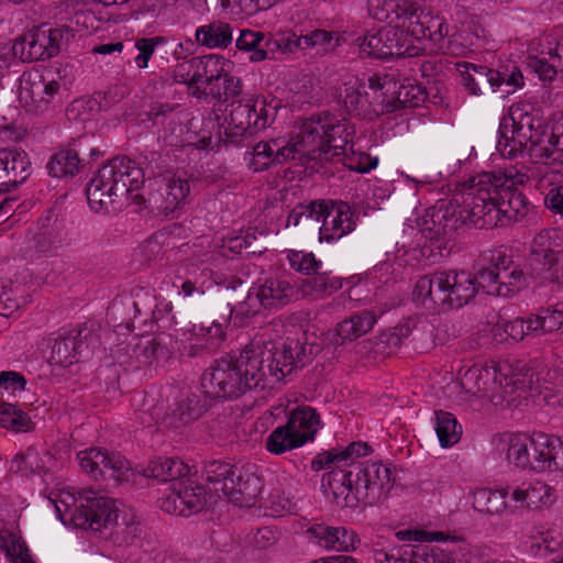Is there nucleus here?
<instances>
[{"instance_id": "nucleus-51", "label": "nucleus", "mask_w": 563, "mask_h": 563, "mask_svg": "<svg viewBox=\"0 0 563 563\" xmlns=\"http://www.w3.org/2000/svg\"><path fill=\"white\" fill-rule=\"evenodd\" d=\"M342 286L343 279L341 277L317 271L311 278L305 280L302 289L305 294L325 297L336 292Z\"/></svg>"}, {"instance_id": "nucleus-18", "label": "nucleus", "mask_w": 563, "mask_h": 563, "mask_svg": "<svg viewBox=\"0 0 563 563\" xmlns=\"http://www.w3.org/2000/svg\"><path fill=\"white\" fill-rule=\"evenodd\" d=\"M97 342V334L87 327L73 329L59 334L55 340L52 360L62 366H69L81 358L89 357Z\"/></svg>"}, {"instance_id": "nucleus-45", "label": "nucleus", "mask_w": 563, "mask_h": 563, "mask_svg": "<svg viewBox=\"0 0 563 563\" xmlns=\"http://www.w3.org/2000/svg\"><path fill=\"white\" fill-rule=\"evenodd\" d=\"M529 450L533 451V434H511L507 441V460L521 470H532V456Z\"/></svg>"}, {"instance_id": "nucleus-55", "label": "nucleus", "mask_w": 563, "mask_h": 563, "mask_svg": "<svg viewBox=\"0 0 563 563\" xmlns=\"http://www.w3.org/2000/svg\"><path fill=\"white\" fill-rule=\"evenodd\" d=\"M306 49L316 48L318 54L334 49L339 45V37L332 31L313 30L303 35Z\"/></svg>"}, {"instance_id": "nucleus-59", "label": "nucleus", "mask_w": 563, "mask_h": 563, "mask_svg": "<svg viewBox=\"0 0 563 563\" xmlns=\"http://www.w3.org/2000/svg\"><path fill=\"white\" fill-rule=\"evenodd\" d=\"M161 43L165 44L164 36L141 37L135 41L134 47L139 53L134 62L139 68L144 69L148 66L151 57L155 55Z\"/></svg>"}, {"instance_id": "nucleus-9", "label": "nucleus", "mask_w": 563, "mask_h": 563, "mask_svg": "<svg viewBox=\"0 0 563 563\" xmlns=\"http://www.w3.org/2000/svg\"><path fill=\"white\" fill-rule=\"evenodd\" d=\"M466 196V183L449 201L440 200L417 220V225L426 240L440 251L450 250L449 242L453 233L463 224L471 223V214L461 200Z\"/></svg>"}, {"instance_id": "nucleus-10", "label": "nucleus", "mask_w": 563, "mask_h": 563, "mask_svg": "<svg viewBox=\"0 0 563 563\" xmlns=\"http://www.w3.org/2000/svg\"><path fill=\"white\" fill-rule=\"evenodd\" d=\"M276 111L277 104L268 103L263 96L233 101L225 118L223 141L241 145L244 140L267 128L275 119Z\"/></svg>"}, {"instance_id": "nucleus-57", "label": "nucleus", "mask_w": 563, "mask_h": 563, "mask_svg": "<svg viewBox=\"0 0 563 563\" xmlns=\"http://www.w3.org/2000/svg\"><path fill=\"white\" fill-rule=\"evenodd\" d=\"M287 258L289 265L296 272L305 275H313L321 267V262L317 261L312 253H306L302 251H289Z\"/></svg>"}, {"instance_id": "nucleus-2", "label": "nucleus", "mask_w": 563, "mask_h": 563, "mask_svg": "<svg viewBox=\"0 0 563 563\" xmlns=\"http://www.w3.org/2000/svg\"><path fill=\"white\" fill-rule=\"evenodd\" d=\"M530 180L525 166L505 167L482 173L466 183V196L461 200L471 213V223L477 229L505 227L525 217L526 196L517 189Z\"/></svg>"}, {"instance_id": "nucleus-41", "label": "nucleus", "mask_w": 563, "mask_h": 563, "mask_svg": "<svg viewBox=\"0 0 563 563\" xmlns=\"http://www.w3.org/2000/svg\"><path fill=\"white\" fill-rule=\"evenodd\" d=\"M257 286L269 310L288 305L296 292L294 285L286 278H268Z\"/></svg>"}, {"instance_id": "nucleus-46", "label": "nucleus", "mask_w": 563, "mask_h": 563, "mask_svg": "<svg viewBox=\"0 0 563 563\" xmlns=\"http://www.w3.org/2000/svg\"><path fill=\"white\" fill-rule=\"evenodd\" d=\"M234 470V465L213 460L205 463L202 475L212 485L214 492H221L224 495L227 489H233Z\"/></svg>"}, {"instance_id": "nucleus-60", "label": "nucleus", "mask_w": 563, "mask_h": 563, "mask_svg": "<svg viewBox=\"0 0 563 563\" xmlns=\"http://www.w3.org/2000/svg\"><path fill=\"white\" fill-rule=\"evenodd\" d=\"M495 336L501 335L500 331L506 334V339H511L516 342L521 341L525 336L536 335L534 331L528 330V319L516 318L510 321H501L495 328Z\"/></svg>"}, {"instance_id": "nucleus-64", "label": "nucleus", "mask_w": 563, "mask_h": 563, "mask_svg": "<svg viewBox=\"0 0 563 563\" xmlns=\"http://www.w3.org/2000/svg\"><path fill=\"white\" fill-rule=\"evenodd\" d=\"M229 313L223 316V320H213L209 327H201L200 332L203 336H207V344L211 346V349H216L222 341L225 339L224 328L229 323L230 319Z\"/></svg>"}, {"instance_id": "nucleus-48", "label": "nucleus", "mask_w": 563, "mask_h": 563, "mask_svg": "<svg viewBox=\"0 0 563 563\" xmlns=\"http://www.w3.org/2000/svg\"><path fill=\"white\" fill-rule=\"evenodd\" d=\"M0 427L20 433L32 431L35 424L29 415L18 406L0 401Z\"/></svg>"}, {"instance_id": "nucleus-24", "label": "nucleus", "mask_w": 563, "mask_h": 563, "mask_svg": "<svg viewBox=\"0 0 563 563\" xmlns=\"http://www.w3.org/2000/svg\"><path fill=\"white\" fill-rule=\"evenodd\" d=\"M353 466L350 470L333 468L322 476L321 488L336 506L355 508L360 504L356 484L353 482Z\"/></svg>"}, {"instance_id": "nucleus-40", "label": "nucleus", "mask_w": 563, "mask_h": 563, "mask_svg": "<svg viewBox=\"0 0 563 563\" xmlns=\"http://www.w3.org/2000/svg\"><path fill=\"white\" fill-rule=\"evenodd\" d=\"M376 321L377 317L371 310H362L341 321L335 328L336 335L341 340L340 343L343 344L345 341H352L366 334Z\"/></svg>"}, {"instance_id": "nucleus-34", "label": "nucleus", "mask_w": 563, "mask_h": 563, "mask_svg": "<svg viewBox=\"0 0 563 563\" xmlns=\"http://www.w3.org/2000/svg\"><path fill=\"white\" fill-rule=\"evenodd\" d=\"M503 367L497 366H477L474 365L467 368L460 378V384L465 393L474 396H479L493 390L495 385L504 386L501 377L498 373Z\"/></svg>"}, {"instance_id": "nucleus-32", "label": "nucleus", "mask_w": 563, "mask_h": 563, "mask_svg": "<svg viewBox=\"0 0 563 563\" xmlns=\"http://www.w3.org/2000/svg\"><path fill=\"white\" fill-rule=\"evenodd\" d=\"M508 493L514 501L529 509L549 507L555 501L553 487L539 481L508 485Z\"/></svg>"}, {"instance_id": "nucleus-20", "label": "nucleus", "mask_w": 563, "mask_h": 563, "mask_svg": "<svg viewBox=\"0 0 563 563\" xmlns=\"http://www.w3.org/2000/svg\"><path fill=\"white\" fill-rule=\"evenodd\" d=\"M302 146L299 137L295 143L284 139H272L269 141L258 142L253 146L249 165L254 172H262L273 165L284 164L288 161L303 159Z\"/></svg>"}, {"instance_id": "nucleus-56", "label": "nucleus", "mask_w": 563, "mask_h": 563, "mask_svg": "<svg viewBox=\"0 0 563 563\" xmlns=\"http://www.w3.org/2000/svg\"><path fill=\"white\" fill-rule=\"evenodd\" d=\"M242 92V81L239 77L230 75V68L225 71V76L221 78L218 86L211 88V97L218 100L228 101L238 97Z\"/></svg>"}, {"instance_id": "nucleus-28", "label": "nucleus", "mask_w": 563, "mask_h": 563, "mask_svg": "<svg viewBox=\"0 0 563 563\" xmlns=\"http://www.w3.org/2000/svg\"><path fill=\"white\" fill-rule=\"evenodd\" d=\"M206 411V402L199 395H183L168 408L162 423L167 428L178 429L198 420Z\"/></svg>"}, {"instance_id": "nucleus-23", "label": "nucleus", "mask_w": 563, "mask_h": 563, "mask_svg": "<svg viewBox=\"0 0 563 563\" xmlns=\"http://www.w3.org/2000/svg\"><path fill=\"white\" fill-rule=\"evenodd\" d=\"M32 174L27 153L18 147L0 148V192H9L22 185Z\"/></svg>"}, {"instance_id": "nucleus-50", "label": "nucleus", "mask_w": 563, "mask_h": 563, "mask_svg": "<svg viewBox=\"0 0 563 563\" xmlns=\"http://www.w3.org/2000/svg\"><path fill=\"white\" fill-rule=\"evenodd\" d=\"M435 432L442 448H449L457 443L461 434L462 427L459 424L455 417L448 411H435Z\"/></svg>"}, {"instance_id": "nucleus-37", "label": "nucleus", "mask_w": 563, "mask_h": 563, "mask_svg": "<svg viewBox=\"0 0 563 563\" xmlns=\"http://www.w3.org/2000/svg\"><path fill=\"white\" fill-rule=\"evenodd\" d=\"M371 452V448L364 442H351L345 448H334L330 451L319 453L311 462L313 471L328 468L333 463L349 462V466L355 465L353 457L365 456Z\"/></svg>"}, {"instance_id": "nucleus-27", "label": "nucleus", "mask_w": 563, "mask_h": 563, "mask_svg": "<svg viewBox=\"0 0 563 563\" xmlns=\"http://www.w3.org/2000/svg\"><path fill=\"white\" fill-rule=\"evenodd\" d=\"M255 468L254 464L242 467L235 466L232 478L233 489H227L224 496L241 505H254L263 487L262 479L256 474Z\"/></svg>"}, {"instance_id": "nucleus-5", "label": "nucleus", "mask_w": 563, "mask_h": 563, "mask_svg": "<svg viewBox=\"0 0 563 563\" xmlns=\"http://www.w3.org/2000/svg\"><path fill=\"white\" fill-rule=\"evenodd\" d=\"M141 167L129 157H114L103 165L90 180L87 189L89 207L95 212H109V208L144 185L145 179L165 177L166 165L161 154L152 152Z\"/></svg>"}, {"instance_id": "nucleus-25", "label": "nucleus", "mask_w": 563, "mask_h": 563, "mask_svg": "<svg viewBox=\"0 0 563 563\" xmlns=\"http://www.w3.org/2000/svg\"><path fill=\"white\" fill-rule=\"evenodd\" d=\"M532 471L563 472V442L560 438L533 433Z\"/></svg>"}, {"instance_id": "nucleus-22", "label": "nucleus", "mask_w": 563, "mask_h": 563, "mask_svg": "<svg viewBox=\"0 0 563 563\" xmlns=\"http://www.w3.org/2000/svg\"><path fill=\"white\" fill-rule=\"evenodd\" d=\"M322 224L319 240L332 243L351 233L356 225L355 216L347 202L342 200H323Z\"/></svg>"}, {"instance_id": "nucleus-44", "label": "nucleus", "mask_w": 563, "mask_h": 563, "mask_svg": "<svg viewBox=\"0 0 563 563\" xmlns=\"http://www.w3.org/2000/svg\"><path fill=\"white\" fill-rule=\"evenodd\" d=\"M227 313L229 317H234V320H240L243 323L246 319L253 318L257 314L264 313L269 310L264 301V297L258 290V286L254 285L247 291L245 299L239 302L235 307L227 306Z\"/></svg>"}, {"instance_id": "nucleus-6", "label": "nucleus", "mask_w": 563, "mask_h": 563, "mask_svg": "<svg viewBox=\"0 0 563 563\" xmlns=\"http://www.w3.org/2000/svg\"><path fill=\"white\" fill-rule=\"evenodd\" d=\"M354 132L345 118L328 111L312 115L303 121L298 134L301 152L307 161H343Z\"/></svg>"}, {"instance_id": "nucleus-47", "label": "nucleus", "mask_w": 563, "mask_h": 563, "mask_svg": "<svg viewBox=\"0 0 563 563\" xmlns=\"http://www.w3.org/2000/svg\"><path fill=\"white\" fill-rule=\"evenodd\" d=\"M500 377L503 387H512L517 390H532L540 387V374L537 373L533 364L518 362L510 376L500 373Z\"/></svg>"}, {"instance_id": "nucleus-49", "label": "nucleus", "mask_w": 563, "mask_h": 563, "mask_svg": "<svg viewBox=\"0 0 563 563\" xmlns=\"http://www.w3.org/2000/svg\"><path fill=\"white\" fill-rule=\"evenodd\" d=\"M325 205L323 200H311L308 203L297 205L288 214L286 227H303L308 228L310 224L321 221L322 212H324Z\"/></svg>"}, {"instance_id": "nucleus-36", "label": "nucleus", "mask_w": 563, "mask_h": 563, "mask_svg": "<svg viewBox=\"0 0 563 563\" xmlns=\"http://www.w3.org/2000/svg\"><path fill=\"white\" fill-rule=\"evenodd\" d=\"M196 42L207 48H227L233 40V29L224 21L213 20L196 29Z\"/></svg>"}, {"instance_id": "nucleus-53", "label": "nucleus", "mask_w": 563, "mask_h": 563, "mask_svg": "<svg viewBox=\"0 0 563 563\" xmlns=\"http://www.w3.org/2000/svg\"><path fill=\"white\" fill-rule=\"evenodd\" d=\"M563 325V309L547 308L542 309L539 314L528 318V330L551 333L558 331Z\"/></svg>"}, {"instance_id": "nucleus-7", "label": "nucleus", "mask_w": 563, "mask_h": 563, "mask_svg": "<svg viewBox=\"0 0 563 563\" xmlns=\"http://www.w3.org/2000/svg\"><path fill=\"white\" fill-rule=\"evenodd\" d=\"M58 518L70 520L77 528L100 531L110 525L120 526L115 501L92 489H81L78 496L63 493L55 504Z\"/></svg>"}, {"instance_id": "nucleus-61", "label": "nucleus", "mask_w": 563, "mask_h": 563, "mask_svg": "<svg viewBox=\"0 0 563 563\" xmlns=\"http://www.w3.org/2000/svg\"><path fill=\"white\" fill-rule=\"evenodd\" d=\"M35 250L43 255L53 254L60 242V231L57 228L42 227L34 236Z\"/></svg>"}, {"instance_id": "nucleus-26", "label": "nucleus", "mask_w": 563, "mask_h": 563, "mask_svg": "<svg viewBox=\"0 0 563 563\" xmlns=\"http://www.w3.org/2000/svg\"><path fill=\"white\" fill-rule=\"evenodd\" d=\"M58 90L56 80L46 81L42 75L29 76L21 81L19 100L29 111L43 112Z\"/></svg>"}, {"instance_id": "nucleus-13", "label": "nucleus", "mask_w": 563, "mask_h": 563, "mask_svg": "<svg viewBox=\"0 0 563 563\" xmlns=\"http://www.w3.org/2000/svg\"><path fill=\"white\" fill-rule=\"evenodd\" d=\"M457 70L461 85L471 96H482L488 89L495 92L503 85L512 87V90L505 91L508 95L523 85L522 73L516 65H505L494 69L486 65L464 62L457 64Z\"/></svg>"}, {"instance_id": "nucleus-11", "label": "nucleus", "mask_w": 563, "mask_h": 563, "mask_svg": "<svg viewBox=\"0 0 563 563\" xmlns=\"http://www.w3.org/2000/svg\"><path fill=\"white\" fill-rule=\"evenodd\" d=\"M75 36L76 31L69 25H41L15 40L12 54L23 62L49 59L66 49Z\"/></svg>"}, {"instance_id": "nucleus-15", "label": "nucleus", "mask_w": 563, "mask_h": 563, "mask_svg": "<svg viewBox=\"0 0 563 563\" xmlns=\"http://www.w3.org/2000/svg\"><path fill=\"white\" fill-rule=\"evenodd\" d=\"M529 266L537 277L563 284V250L552 239L551 230H541L531 241Z\"/></svg>"}, {"instance_id": "nucleus-4", "label": "nucleus", "mask_w": 563, "mask_h": 563, "mask_svg": "<svg viewBox=\"0 0 563 563\" xmlns=\"http://www.w3.org/2000/svg\"><path fill=\"white\" fill-rule=\"evenodd\" d=\"M497 150L504 157H516L525 150L530 156L549 163H563V120L548 131L529 104L516 103L499 124Z\"/></svg>"}, {"instance_id": "nucleus-31", "label": "nucleus", "mask_w": 563, "mask_h": 563, "mask_svg": "<svg viewBox=\"0 0 563 563\" xmlns=\"http://www.w3.org/2000/svg\"><path fill=\"white\" fill-rule=\"evenodd\" d=\"M445 282L443 271L420 277L413 289L415 300L427 308L448 309Z\"/></svg>"}, {"instance_id": "nucleus-38", "label": "nucleus", "mask_w": 563, "mask_h": 563, "mask_svg": "<svg viewBox=\"0 0 563 563\" xmlns=\"http://www.w3.org/2000/svg\"><path fill=\"white\" fill-rule=\"evenodd\" d=\"M188 473V465L178 457L156 459L143 470L144 476L172 484L186 477Z\"/></svg>"}, {"instance_id": "nucleus-35", "label": "nucleus", "mask_w": 563, "mask_h": 563, "mask_svg": "<svg viewBox=\"0 0 563 563\" xmlns=\"http://www.w3.org/2000/svg\"><path fill=\"white\" fill-rule=\"evenodd\" d=\"M383 38L385 40L387 59L417 56L421 51V47L413 43V36L404 26V23L397 26H384Z\"/></svg>"}, {"instance_id": "nucleus-43", "label": "nucleus", "mask_w": 563, "mask_h": 563, "mask_svg": "<svg viewBox=\"0 0 563 563\" xmlns=\"http://www.w3.org/2000/svg\"><path fill=\"white\" fill-rule=\"evenodd\" d=\"M165 194L163 195V210L168 213L175 211L185 203L189 192V180L178 174L164 177Z\"/></svg>"}, {"instance_id": "nucleus-16", "label": "nucleus", "mask_w": 563, "mask_h": 563, "mask_svg": "<svg viewBox=\"0 0 563 563\" xmlns=\"http://www.w3.org/2000/svg\"><path fill=\"white\" fill-rule=\"evenodd\" d=\"M352 466L360 503L374 505L386 498L395 482L393 470L387 464L377 461Z\"/></svg>"}, {"instance_id": "nucleus-3", "label": "nucleus", "mask_w": 563, "mask_h": 563, "mask_svg": "<svg viewBox=\"0 0 563 563\" xmlns=\"http://www.w3.org/2000/svg\"><path fill=\"white\" fill-rule=\"evenodd\" d=\"M448 309H459L473 300L482 288L487 295L511 297L526 285V274L505 250L482 254L479 268L473 276L466 271H443Z\"/></svg>"}, {"instance_id": "nucleus-29", "label": "nucleus", "mask_w": 563, "mask_h": 563, "mask_svg": "<svg viewBox=\"0 0 563 563\" xmlns=\"http://www.w3.org/2000/svg\"><path fill=\"white\" fill-rule=\"evenodd\" d=\"M394 84L391 90L386 95V102L390 106L388 113L406 108H417L426 102L428 92L426 88L409 78L401 82L396 81L393 76L385 75Z\"/></svg>"}, {"instance_id": "nucleus-21", "label": "nucleus", "mask_w": 563, "mask_h": 563, "mask_svg": "<svg viewBox=\"0 0 563 563\" xmlns=\"http://www.w3.org/2000/svg\"><path fill=\"white\" fill-rule=\"evenodd\" d=\"M79 465L92 478L111 477L121 481L130 471V463L120 453L91 448L78 453Z\"/></svg>"}, {"instance_id": "nucleus-42", "label": "nucleus", "mask_w": 563, "mask_h": 563, "mask_svg": "<svg viewBox=\"0 0 563 563\" xmlns=\"http://www.w3.org/2000/svg\"><path fill=\"white\" fill-rule=\"evenodd\" d=\"M508 497H510L508 485L498 490L479 488L473 494V507L482 514L499 515L507 508Z\"/></svg>"}, {"instance_id": "nucleus-19", "label": "nucleus", "mask_w": 563, "mask_h": 563, "mask_svg": "<svg viewBox=\"0 0 563 563\" xmlns=\"http://www.w3.org/2000/svg\"><path fill=\"white\" fill-rule=\"evenodd\" d=\"M169 493L162 499L161 508L168 514L189 517L203 509L207 498L205 488L190 478H181L168 487Z\"/></svg>"}, {"instance_id": "nucleus-52", "label": "nucleus", "mask_w": 563, "mask_h": 563, "mask_svg": "<svg viewBox=\"0 0 563 563\" xmlns=\"http://www.w3.org/2000/svg\"><path fill=\"white\" fill-rule=\"evenodd\" d=\"M0 548L12 563H35L20 536L10 530H0Z\"/></svg>"}, {"instance_id": "nucleus-39", "label": "nucleus", "mask_w": 563, "mask_h": 563, "mask_svg": "<svg viewBox=\"0 0 563 563\" xmlns=\"http://www.w3.org/2000/svg\"><path fill=\"white\" fill-rule=\"evenodd\" d=\"M84 166V158L75 148H60L53 154L46 165L48 174L52 177L65 178L74 177Z\"/></svg>"}, {"instance_id": "nucleus-8", "label": "nucleus", "mask_w": 563, "mask_h": 563, "mask_svg": "<svg viewBox=\"0 0 563 563\" xmlns=\"http://www.w3.org/2000/svg\"><path fill=\"white\" fill-rule=\"evenodd\" d=\"M393 85L388 77L377 75L367 81L351 77L335 89V100L351 115L378 117L391 109L385 100Z\"/></svg>"}, {"instance_id": "nucleus-58", "label": "nucleus", "mask_w": 563, "mask_h": 563, "mask_svg": "<svg viewBox=\"0 0 563 563\" xmlns=\"http://www.w3.org/2000/svg\"><path fill=\"white\" fill-rule=\"evenodd\" d=\"M263 35L262 32H255L249 29L242 30L236 40V47L240 51L249 52V59L253 63L262 62V58H257V51L262 49L263 44Z\"/></svg>"}, {"instance_id": "nucleus-62", "label": "nucleus", "mask_w": 563, "mask_h": 563, "mask_svg": "<svg viewBox=\"0 0 563 563\" xmlns=\"http://www.w3.org/2000/svg\"><path fill=\"white\" fill-rule=\"evenodd\" d=\"M410 333L411 329L408 323L398 324L384 331L378 336V344L383 345L387 353H391L402 344L404 340L407 339Z\"/></svg>"}, {"instance_id": "nucleus-54", "label": "nucleus", "mask_w": 563, "mask_h": 563, "mask_svg": "<svg viewBox=\"0 0 563 563\" xmlns=\"http://www.w3.org/2000/svg\"><path fill=\"white\" fill-rule=\"evenodd\" d=\"M383 27L376 32H367L355 40L360 52L368 57L387 59Z\"/></svg>"}, {"instance_id": "nucleus-33", "label": "nucleus", "mask_w": 563, "mask_h": 563, "mask_svg": "<svg viewBox=\"0 0 563 563\" xmlns=\"http://www.w3.org/2000/svg\"><path fill=\"white\" fill-rule=\"evenodd\" d=\"M368 13L380 22L401 21L404 26L416 16L419 5L411 0H367Z\"/></svg>"}, {"instance_id": "nucleus-12", "label": "nucleus", "mask_w": 563, "mask_h": 563, "mask_svg": "<svg viewBox=\"0 0 563 563\" xmlns=\"http://www.w3.org/2000/svg\"><path fill=\"white\" fill-rule=\"evenodd\" d=\"M320 427V417L316 409L302 407L294 410L283 426H278L266 438L268 452L282 455L302 446L314 439Z\"/></svg>"}, {"instance_id": "nucleus-30", "label": "nucleus", "mask_w": 563, "mask_h": 563, "mask_svg": "<svg viewBox=\"0 0 563 563\" xmlns=\"http://www.w3.org/2000/svg\"><path fill=\"white\" fill-rule=\"evenodd\" d=\"M307 534L327 550L354 551L361 542L355 531L344 527L314 525L307 530Z\"/></svg>"}, {"instance_id": "nucleus-1", "label": "nucleus", "mask_w": 563, "mask_h": 563, "mask_svg": "<svg viewBox=\"0 0 563 563\" xmlns=\"http://www.w3.org/2000/svg\"><path fill=\"white\" fill-rule=\"evenodd\" d=\"M313 346L287 338L278 346L251 345L239 355L214 360L203 372L201 386L213 398H239L251 390L273 388L312 360Z\"/></svg>"}, {"instance_id": "nucleus-63", "label": "nucleus", "mask_w": 563, "mask_h": 563, "mask_svg": "<svg viewBox=\"0 0 563 563\" xmlns=\"http://www.w3.org/2000/svg\"><path fill=\"white\" fill-rule=\"evenodd\" d=\"M101 108V102L95 99H79L73 101L67 108V115L70 120L86 121L90 112L98 111Z\"/></svg>"}, {"instance_id": "nucleus-14", "label": "nucleus", "mask_w": 563, "mask_h": 563, "mask_svg": "<svg viewBox=\"0 0 563 563\" xmlns=\"http://www.w3.org/2000/svg\"><path fill=\"white\" fill-rule=\"evenodd\" d=\"M413 40H429L432 43V49L438 53L461 56L465 53L466 47L460 41V35L451 27L444 19L424 14L419 7L416 16L408 20L406 25Z\"/></svg>"}, {"instance_id": "nucleus-17", "label": "nucleus", "mask_w": 563, "mask_h": 563, "mask_svg": "<svg viewBox=\"0 0 563 563\" xmlns=\"http://www.w3.org/2000/svg\"><path fill=\"white\" fill-rule=\"evenodd\" d=\"M231 66L232 63L229 59L218 54L196 56L177 63L173 71V78L175 81L205 82L211 89L213 86H218V82L221 81Z\"/></svg>"}]
</instances>
